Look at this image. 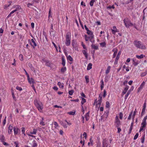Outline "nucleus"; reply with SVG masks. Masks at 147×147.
Returning a JSON list of instances; mask_svg holds the SVG:
<instances>
[{"instance_id": "f257e3e1", "label": "nucleus", "mask_w": 147, "mask_h": 147, "mask_svg": "<svg viewBox=\"0 0 147 147\" xmlns=\"http://www.w3.org/2000/svg\"><path fill=\"white\" fill-rule=\"evenodd\" d=\"M34 103L38 111L41 113L42 112V109H43V105L42 102L37 99L34 100Z\"/></svg>"}, {"instance_id": "f03ea898", "label": "nucleus", "mask_w": 147, "mask_h": 147, "mask_svg": "<svg viewBox=\"0 0 147 147\" xmlns=\"http://www.w3.org/2000/svg\"><path fill=\"white\" fill-rule=\"evenodd\" d=\"M134 46L137 48L141 49H146V47L145 45L142 44L141 41L137 40H135L134 42Z\"/></svg>"}, {"instance_id": "7ed1b4c3", "label": "nucleus", "mask_w": 147, "mask_h": 147, "mask_svg": "<svg viewBox=\"0 0 147 147\" xmlns=\"http://www.w3.org/2000/svg\"><path fill=\"white\" fill-rule=\"evenodd\" d=\"M71 33L70 32H67L65 36V44L66 46H69L71 44Z\"/></svg>"}, {"instance_id": "20e7f679", "label": "nucleus", "mask_w": 147, "mask_h": 147, "mask_svg": "<svg viewBox=\"0 0 147 147\" xmlns=\"http://www.w3.org/2000/svg\"><path fill=\"white\" fill-rule=\"evenodd\" d=\"M124 23L125 27L127 28H129L130 26H133V24L131 22L130 19L127 18H126L123 20Z\"/></svg>"}, {"instance_id": "39448f33", "label": "nucleus", "mask_w": 147, "mask_h": 147, "mask_svg": "<svg viewBox=\"0 0 147 147\" xmlns=\"http://www.w3.org/2000/svg\"><path fill=\"white\" fill-rule=\"evenodd\" d=\"M14 135L15 136L17 135H19L20 133V130L17 127H14L13 128Z\"/></svg>"}, {"instance_id": "423d86ee", "label": "nucleus", "mask_w": 147, "mask_h": 147, "mask_svg": "<svg viewBox=\"0 0 147 147\" xmlns=\"http://www.w3.org/2000/svg\"><path fill=\"white\" fill-rule=\"evenodd\" d=\"M115 123L116 124V126L117 127H119L121 124V121L117 115L115 117Z\"/></svg>"}, {"instance_id": "0eeeda50", "label": "nucleus", "mask_w": 147, "mask_h": 147, "mask_svg": "<svg viewBox=\"0 0 147 147\" xmlns=\"http://www.w3.org/2000/svg\"><path fill=\"white\" fill-rule=\"evenodd\" d=\"M109 114V111L107 110L105 111L103 115L101 116V119H103L104 118L106 119L107 118V117L108 116Z\"/></svg>"}, {"instance_id": "6e6552de", "label": "nucleus", "mask_w": 147, "mask_h": 147, "mask_svg": "<svg viewBox=\"0 0 147 147\" xmlns=\"http://www.w3.org/2000/svg\"><path fill=\"white\" fill-rule=\"evenodd\" d=\"M147 119V116H146L145 117L143 120L142 122L141 123L142 126H143V127H145L146 125V120Z\"/></svg>"}, {"instance_id": "1a4fd4ad", "label": "nucleus", "mask_w": 147, "mask_h": 147, "mask_svg": "<svg viewBox=\"0 0 147 147\" xmlns=\"http://www.w3.org/2000/svg\"><path fill=\"white\" fill-rule=\"evenodd\" d=\"M111 30L112 34H115L116 32H119V30L117 29V28L115 26H113V29H111Z\"/></svg>"}, {"instance_id": "9d476101", "label": "nucleus", "mask_w": 147, "mask_h": 147, "mask_svg": "<svg viewBox=\"0 0 147 147\" xmlns=\"http://www.w3.org/2000/svg\"><path fill=\"white\" fill-rule=\"evenodd\" d=\"M133 64L134 66H137L140 63V61L137 60L136 58L132 59Z\"/></svg>"}, {"instance_id": "9b49d317", "label": "nucleus", "mask_w": 147, "mask_h": 147, "mask_svg": "<svg viewBox=\"0 0 147 147\" xmlns=\"http://www.w3.org/2000/svg\"><path fill=\"white\" fill-rule=\"evenodd\" d=\"M31 42H30V44L34 48L37 45L36 44L35 42L34 39H31Z\"/></svg>"}, {"instance_id": "f8f14e48", "label": "nucleus", "mask_w": 147, "mask_h": 147, "mask_svg": "<svg viewBox=\"0 0 147 147\" xmlns=\"http://www.w3.org/2000/svg\"><path fill=\"white\" fill-rule=\"evenodd\" d=\"M13 128L11 125H9L8 127V133L9 134H11L12 132V130Z\"/></svg>"}, {"instance_id": "ddd939ff", "label": "nucleus", "mask_w": 147, "mask_h": 147, "mask_svg": "<svg viewBox=\"0 0 147 147\" xmlns=\"http://www.w3.org/2000/svg\"><path fill=\"white\" fill-rule=\"evenodd\" d=\"M129 86H126L124 88V90L122 91L121 95L122 96H123L125 94L128 90L129 88Z\"/></svg>"}, {"instance_id": "4468645a", "label": "nucleus", "mask_w": 147, "mask_h": 147, "mask_svg": "<svg viewBox=\"0 0 147 147\" xmlns=\"http://www.w3.org/2000/svg\"><path fill=\"white\" fill-rule=\"evenodd\" d=\"M145 84V82L144 81H143L141 84L140 87L138 88V92H140L141 90L142 89L143 87L144 86Z\"/></svg>"}, {"instance_id": "2eb2a0df", "label": "nucleus", "mask_w": 147, "mask_h": 147, "mask_svg": "<svg viewBox=\"0 0 147 147\" xmlns=\"http://www.w3.org/2000/svg\"><path fill=\"white\" fill-rule=\"evenodd\" d=\"M84 117H85V119L86 121H88L89 120L90 118L89 112L87 113L85 115Z\"/></svg>"}, {"instance_id": "dca6fc26", "label": "nucleus", "mask_w": 147, "mask_h": 147, "mask_svg": "<svg viewBox=\"0 0 147 147\" xmlns=\"http://www.w3.org/2000/svg\"><path fill=\"white\" fill-rule=\"evenodd\" d=\"M90 142L88 143V145L89 146H93L94 144H93V140H92V137H91L89 139Z\"/></svg>"}, {"instance_id": "f3484780", "label": "nucleus", "mask_w": 147, "mask_h": 147, "mask_svg": "<svg viewBox=\"0 0 147 147\" xmlns=\"http://www.w3.org/2000/svg\"><path fill=\"white\" fill-rule=\"evenodd\" d=\"M112 51L114 52L113 55V58H114L115 57L117 54V49L116 48H114L113 50Z\"/></svg>"}, {"instance_id": "a211bd4d", "label": "nucleus", "mask_w": 147, "mask_h": 147, "mask_svg": "<svg viewBox=\"0 0 147 147\" xmlns=\"http://www.w3.org/2000/svg\"><path fill=\"white\" fill-rule=\"evenodd\" d=\"M87 33L90 36H91V37L92 38H94V35H93V33L91 31L89 30L88 31H87Z\"/></svg>"}, {"instance_id": "6ab92c4d", "label": "nucleus", "mask_w": 147, "mask_h": 147, "mask_svg": "<svg viewBox=\"0 0 147 147\" xmlns=\"http://www.w3.org/2000/svg\"><path fill=\"white\" fill-rule=\"evenodd\" d=\"M133 121H133V122L131 123V125L128 132V134H130L131 133V132L132 129L133 127Z\"/></svg>"}, {"instance_id": "aec40b11", "label": "nucleus", "mask_w": 147, "mask_h": 147, "mask_svg": "<svg viewBox=\"0 0 147 147\" xmlns=\"http://www.w3.org/2000/svg\"><path fill=\"white\" fill-rule=\"evenodd\" d=\"M92 64L91 63H89L87 66V70H89L92 68Z\"/></svg>"}, {"instance_id": "412c9836", "label": "nucleus", "mask_w": 147, "mask_h": 147, "mask_svg": "<svg viewBox=\"0 0 147 147\" xmlns=\"http://www.w3.org/2000/svg\"><path fill=\"white\" fill-rule=\"evenodd\" d=\"M44 120V118L43 117H42L40 123V124L42 126H44L45 125V123L43 121Z\"/></svg>"}, {"instance_id": "4be33fe9", "label": "nucleus", "mask_w": 147, "mask_h": 147, "mask_svg": "<svg viewBox=\"0 0 147 147\" xmlns=\"http://www.w3.org/2000/svg\"><path fill=\"white\" fill-rule=\"evenodd\" d=\"M101 84H100V89L101 90H102L104 88V82L103 80H102L100 82Z\"/></svg>"}, {"instance_id": "5701e85b", "label": "nucleus", "mask_w": 147, "mask_h": 147, "mask_svg": "<svg viewBox=\"0 0 147 147\" xmlns=\"http://www.w3.org/2000/svg\"><path fill=\"white\" fill-rule=\"evenodd\" d=\"M82 52L86 58L87 59L88 58V54L87 52L85 50H83Z\"/></svg>"}, {"instance_id": "b1692460", "label": "nucleus", "mask_w": 147, "mask_h": 147, "mask_svg": "<svg viewBox=\"0 0 147 147\" xmlns=\"http://www.w3.org/2000/svg\"><path fill=\"white\" fill-rule=\"evenodd\" d=\"M11 92L12 95V96L13 98L15 101H16V97H15V95H14V90L12 89L11 90Z\"/></svg>"}, {"instance_id": "393cba45", "label": "nucleus", "mask_w": 147, "mask_h": 147, "mask_svg": "<svg viewBox=\"0 0 147 147\" xmlns=\"http://www.w3.org/2000/svg\"><path fill=\"white\" fill-rule=\"evenodd\" d=\"M57 85L60 88H63L64 87V84L63 83L62 84L60 82H59Z\"/></svg>"}, {"instance_id": "a878e982", "label": "nucleus", "mask_w": 147, "mask_h": 147, "mask_svg": "<svg viewBox=\"0 0 147 147\" xmlns=\"http://www.w3.org/2000/svg\"><path fill=\"white\" fill-rule=\"evenodd\" d=\"M145 56V55H143V54H141L140 55H136V58H137L138 59H141L142 58H143Z\"/></svg>"}, {"instance_id": "bb28decb", "label": "nucleus", "mask_w": 147, "mask_h": 147, "mask_svg": "<svg viewBox=\"0 0 147 147\" xmlns=\"http://www.w3.org/2000/svg\"><path fill=\"white\" fill-rule=\"evenodd\" d=\"M131 92V89H130L127 92V93L126 94L125 96V99L126 100L127 98V97L129 96V94Z\"/></svg>"}, {"instance_id": "cd10ccee", "label": "nucleus", "mask_w": 147, "mask_h": 147, "mask_svg": "<svg viewBox=\"0 0 147 147\" xmlns=\"http://www.w3.org/2000/svg\"><path fill=\"white\" fill-rule=\"evenodd\" d=\"M62 64L63 66H64L65 65V61L64 57H62Z\"/></svg>"}, {"instance_id": "c85d7f7f", "label": "nucleus", "mask_w": 147, "mask_h": 147, "mask_svg": "<svg viewBox=\"0 0 147 147\" xmlns=\"http://www.w3.org/2000/svg\"><path fill=\"white\" fill-rule=\"evenodd\" d=\"M101 102L102 100H98L97 102L96 106L99 107H100Z\"/></svg>"}, {"instance_id": "c756f323", "label": "nucleus", "mask_w": 147, "mask_h": 147, "mask_svg": "<svg viewBox=\"0 0 147 147\" xmlns=\"http://www.w3.org/2000/svg\"><path fill=\"white\" fill-rule=\"evenodd\" d=\"M67 70L66 67H62L61 70V71L62 73H64Z\"/></svg>"}, {"instance_id": "7c9ffc66", "label": "nucleus", "mask_w": 147, "mask_h": 147, "mask_svg": "<svg viewBox=\"0 0 147 147\" xmlns=\"http://www.w3.org/2000/svg\"><path fill=\"white\" fill-rule=\"evenodd\" d=\"M67 59L68 61H69L71 62L73 61V58L70 55H69L67 57Z\"/></svg>"}, {"instance_id": "2f4dec72", "label": "nucleus", "mask_w": 147, "mask_h": 147, "mask_svg": "<svg viewBox=\"0 0 147 147\" xmlns=\"http://www.w3.org/2000/svg\"><path fill=\"white\" fill-rule=\"evenodd\" d=\"M37 130L35 129H34L33 131L32 132L31 131L30 133L32 134H36L37 132Z\"/></svg>"}, {"instance_id": "473e14b6", "label": "nucleus", "mask_w": 147, "mask_h": 147, "mask_svg": "<svg viewBox=\"0 0 147 147\" xmlns=\"http://www.w3.org/2000/svg\"><path fill=\"white\" fill-rule=\"evenodd\" d=\"M91 47L94 49L95 50H97L98 49V46H96L95 45H94L92 44L91 45Z\"/></svg>"}, {"instance_id": "72a5a7b5", "label": "nucleus", "mask_w": 147, "mask_h": 147, "mask_svg": "<svg viewBox=\"0 0 147 147\" xmlns=\"http://www.w3.org/2000/svg\"><path fill=\"white\" fill-rule=\"evenodd\" d=\"M52 13L51 12V9L50 8L49 9V15H48V18H49L50 17H52Z\"/></svg>"}, {"instance_id": "f704fd0d", "label": "nucleus", "mask_w": 147, "mask_h": 147, "mask_svg": "<svg viewBox=\"0 0 147 147\" xmlns=\"http://www.w3.org/2000/svg\"><path fill=\"white\" fill-rule=\"evenodd\" d=\"M82 100L81 102V103L82 105H83L84 104V103H85L86 102V100L84 98H82Z\"/></svg>"}, {"instance_id": "c9c22d12", "label": "nucleus", "mask_w": 147, "mask_h": 147, "mask_svg": "<svg viewBox=\"0 0 147 147\" xmlns=\"http://www.w3.org/2000/svg\"><path fill=\"white\" fill-rule=\"evenodd\" d=\"M121 51H119L118 53V54H117V55L116 56V57L115 59H119L120 58V55L121 54Z\"/></svg>"}, {"instance_id": "e433bc0d", "label": "nucleus", "mask_w": 147, "mask_h": 147, "mask_svg": "<svg viewBox=\"0 0 147 147\" xmlns=\"http://www.w3.org/2000/svg\"><path fill=\"white\" fill-rule=\"evenodd\" d=\"M147 74V71L146 70V71L145 72L142 73L140 75V76L142 77H143L145 76Z\"/></svg>"}, {"instance_id": "4c0bfd02", "label": "nucleus", "mask_w": 147, "mask_h": 147, "mask_svg": "<svg viewBox=\"0 0 147 147\" xmlns=\"http://www.w3.org/2000/svg\"><path fill=\"white\" fill-rule=\"evenodd\" d=\"M111 68V67L110 66H109L108 67L106 71V74H107L109 72Z\"/></svg>"}, {"instance_id": "58836bf2", "label": "nucleus", "mask_w": 147, "mask_h": 147, "mask_svg": "<svg viewBox=\"0 0 147 147\" xmlns=\"http://www.w3.org/2000/svg\"><path fill=\"white\" fill-rule=\"evenodd\" d=\"M106 44L105 42L100 43V45L102 47H105L106 46Z\"/></svg>"}, {"instance_id": "ea45409f", "label": "nucleus", "mask_w": 147, "mask_h": 147, "mask_svg": "<svg viewBox=\"0 0 147 147\" xmlns=\"http://www.w3.org/2000/svg\"><path fill=\"white\" fill-rule=\"evenodd\" d=\"M95 0H91L90 2V5L91 6H92L93 5L94 3L95 2Z\"/></svg>"}, {"instance_id": "a19ab883", "label": "nucleus", "mask_w": 147, "mask_h": 147, "mask_svg": "<svg viewBox=\"0 0 147 147\" xmlns=\"http://www.w3.org/2000/svg\"><path fill=\"white\" fill-rule=\"evenodd\" d=\"M13 8H15L16 9H18V10H20L21 9V7L18 5H16V6H14L13 7Z\"/></svg>"}, {"instance_id": "79ce46f5", "label": "nucleus", "mask_w": 147, "mask_h": 147, "mask_svg": "<svg viewBox=\"0 0 147 147\" xmlns=\"http://www.w3.org/2000/svg\"><path fill=\"white\" fill-rule=\"evenodd\" d=\"M19 58L21 61H23L24 59L23 55L21 54L19 55Z\"/></svg>"}, {"instance_id": "37998d69", "label": "nucleus", "mask_w": 147, "mask_h": 147, "mask_svg": "<svg viewBox=\"0 0 147 147\" xmlns=\"http://www.w3.org/2000/svg\"><path fill=\"white\" fill-rule=\"evenodd\" d=\"M136 112H137L136 109H135V110L134 111V113H133V116H132L133 121H134V117H135V116L136 115Z\"/></svg>"}, {"instance_id": "c03bdc74", "label": "nucleus", "mask_w": 147, "mask_h": 147, "mask_svg": "<svg viewBox=\"0 0 147 147\" xmlns=\"http://www.w3.org/2000/svg\"><path fill=\"white\" fill-rule=\"evenodd\" d=\"M85 78L86 80V82L88 83L89 82V77L88 76H85Z\"/></svg>"}, {"instance_id": "a18cd8bd", "label": "nucleus", "mask_w": 147, "mask_h": 147, "mask_svg": "<svg viewBox=\"0 0 147 147\" xmlns=\"http://www.w3.org/2000/svg\"><path fill=\"white\" fill-rule=\"evenodd\" d=\"M76 113V111H70L68 112L67 113L69 115H75Z\"/></svg>"}, {"instance_id": "49530a36", "label": "nucleus", "mask_w": 147, "mask_h": 147, "mask_svg": "<svg viewBox=\"0 0 147 147\" xmlns=\"http://www.w3.org/2000/svg\"><path fill=\"white\" fill-rule=\"evenodd\" d=\"M119 119H122V118H123V113H122V112H120L119 113Z\"/></svg>"}, {"instance_id": "de8ad7c7", "label": "nucleus", "mask_w": 147, "mask_h": 147, "mask_svg": "<svg viewBox=\"0 0 147 147\" xmlns=\"http://www.w3.org/2000/svg\"><path fill=\"white\" fill-rule=\"evenodd\" d=\"M16 89L20 91H21L22 90V88L21 87H19V86H17L16 87Z\"/></svg>"}, {"instance_id": "09e8293b", "label": "nucleus", "mask_w": 147, "mask_h": 147, "mask_svg": "<svg viewBox=\"0 0 147 147\" xmlns=\"http://www.w3.org/2000/svg\"><path fill=\"white\" fill-rule=\"evenodd\" d=\"M54 124L55 125V128H57L58 127H59V125L57 122L55 121L54 123Z\"/></svg>"}, {"instance_id": "8fccbe9b", "label": "nucleus", "mask_w": 147, "mask_h": 147, "mask_svg": "<svg viewBox=\"0 0 147 147\" xmlns=\"http://www.w3.org/2000/svg\"><path fill=\"white\" fill-rule=\"evenodd\" d=\"M84 37L85 38V40L86 41H88L89 40V39L90 38V37L87 36L86 34L85 35Z\"/></svg>"}, {"instance_id": "3c124183", "label": "nucleus", "mask_w": 147, "mask_h": 147, "mask_svg": "<svg viewBox=\"0 0 147 147\" xmlns=\"http://www.w3.org/2000/svg\"><path fill=\"white\" fill-rule=\"evenodd\" d=\"M132 113H133L132 111H131L130 112V114L129 115V116L128 117V120H129L131 119V115H132Z\"/></svg>"}, {"instance_id": "603ef678", "label": "nucleus", "mask_w": 147, "mask_h": 147, "mask_svg": "<svg viewBox=\"0 0 147 147\" xmlns=\"http://www.w3.org/2000/svg\"><path fill=\"white\" fill-rule=\"evenodd\" d=\"M110 107V103L109 102L107 101L106 102V107L107 108H109Z\"/></svg>"}, {"instance_id": "864d4df0", "label": "nucleus", "mask_w": 147, "mask_h": 147, "mask_svg": "<svg viewBox=\"0 0 147 147\" xmlns=\"http://www.w3.org/2000/svg\"><path fill=\"white\" fill-rule=\"evenodd\" d=\"M74 92V91L73 90H71L69 91L68 93L69 95L71 96L73 95Z\"/></svg>"}, {"instance_id": "5fc2aeb1", "label": "nucleus", "mask_w": 147, "mask_h": 147, "mask_svg": "<svg viewBox=\"0 0 147 147\" xmlns=\"http://www.w3.org/2000/svg\"><path fill=\"white\" fill-rule=\"evenodd\" d=\"M15 12H14V11H12L11 12H10V13H9V14L7 16V18H9L11 16V15L13 13H14Z\"/></svg>"}, {"instance_id": "6e6d98bb", "label": "nucleus", "mask_w": 147, "mask_h": 147, "mask_svg": "<svg viewBox=\"0 0 147 147\" xmlns=\"http://www.w3.org/2000/svg\"><path fill=\"white\" fill-rule=\"evenodd\" d=\"M14 144L16 145V147H19V144L18 141H15L14 142Z\"/></svg>"}, {"instance_id": "4d7b16f0", "label": "nucleus", "mask_w": 147, "mask_h": 147, "mask_svg": "<svg viewBox=\"0 0 147 147\" xmlns=\"http://www.w3.org/2000/svg\"><path fill=\"white\" fill-rule=\"evenodd\" d=\"M22 134H24V135H25V128L24 127H22Z\"/></svg>"}, {"instance_id": "13d9d810", "label": "nucleus", "mask_w": 147, "mask_h": 147, "mask_svg": "<svg viewBox=\"0 0 147 147\" xmlns=\"http://www.w3.org/2000/svg\"><path fill=\"white\" fill-rule=\"evenodd\" d=\"M75 45L76 43L74 41V40H72V45L74 48H76Z\"/></svg>"}, {"instance_id": "bf43d9fd", "label": "nucleus", "mask_w": 147, "mask_h": 147, "mask_svg": "<svg viewBox=\"0 0 147 147\" xmlns=\"http://www.w3.org/2000/svg\"><path fill=\"white\" fill-rule=\"evenodd\" d=\"M107 8L109 9H111V8L114 9L115 8V7L113 5L112 6H111L110 5H109V6H108L107 7Z\"/></svg>"}, {"instance_id": "052dcab7", "label": "nucleus", "mask_w": 147, "mask_h": 147, "mask_svg": "<svg viewBox=\"0 0 147 147\" xmlns=\"http://www.w3.org/2000/svg\"><path fill=\"white\" fill-rule=\"evenodd\" d=\"M145 110H146V109L143 108V109H142V112H141V115L142 116L144 115L145 112Z\"/></svg>"}, {"instance_id": "680f3d73", "label": "nucleus", "mask_w": 147, "mask_h": 147, "mask_svg": "<svg viewBox=\"0 0 147 147\" xmlns=\"http://www.w3.org/2000/svg\"><path fill=\"white\" fill-rule=\"evenodd\" d=\"M37 146V144L35 142V141L33 142V144L32 146V147H36Z\"/></svg>"}, {"instance_id": "e2e57ef3", "label": "nucleus", "mask_w": 147, "mask_h": 147, "mask_svg": "<svg viewBox=\"0 0 147 147\" xmlns=\"http://www.w3.org/2000/svg\"><path fill=\"white\" fill-rule=\"evenodd\" d=\"M81 107H82V109H81V111H82V112L83 113V114H84V112H85V110H84V109L83 107V106L82 105H81Z\"/></svg>"}, {"instance_id": "0e129e2a", "label": "nucleus", "mask_w": 147, "mask_h": 147, "mask_svg": "<svg viewBox=\"0 0 147 147\" xmlns=\"http://www.w3.org/2000/svg\"><path fill=\"white\" fill-rule=\"evenodd\" d=\"M138 133H136L134 137V140H136L138 137Z\"/></svg>"}, {"instance_id": "69168bd1", "label": "nucleus", "mask_w": 147, "mask_h": 147, "mask_svg": "<svg viewBox=\"0 0 147 147\" xmlns=\"http://www.w3.org/2000/svg\"><path fill=\"white\" fill-rule=\"evenodd\" d=\"M103 92H104V94L103 95V97L104 98H105L106 96L107 95V92L105 90H104Z\"/></svg>"}, {"instance_id": "338daca9", "label": "nucleus", "mask_w": 147, "mask_h": 147, "mask_svg": "<svg viewBox=\"0 0 147 147\" xmlns=\"http://www.w3.org/2000/svg\"><path fill=\"white\" fill-rule=\"evenodd\" d=\"M143 109H146V101H145L143 105Z\"/></svg>"}, {"instance_id": "774afa93", "label": "nucleus", "mask_w": 147, "mask_h": 147, "mask_svg": "<svg viewBox=\"0 0 147 147\" xmlns=\"http://www.w3.org/2000/svg\"><path fill=\"white\" fill-rule=\"evenodd\" d=\"M83 136H84L85 139H86L87 138V134L86 132H84L83 134Z\"/></svg>"}]
</instances>
